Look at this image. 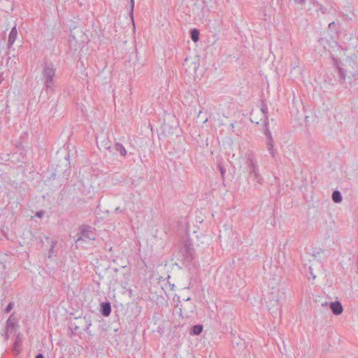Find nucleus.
<instances>
[{"label": "nucleus", "instance_id": "nucleus-1", "mask_svg": "<svg viewBox=\"0 0 358 358\" xmlns=\"http://www.w3.org/2000/svg\"><path fill=\"white\" fill-rule=\"evenodd\" d=\"M263 268L265 278L270 282L271 287L265 297L268 310L276 313L280 310L281 303L285 300V287L280 283L281 271L272 261H264Z\"/></svg>", "mask_w": 358, "mask_h": 358}, {"label": "nucleus", "instance_id": "nucleus-2", "mask_svg": "<svg viewBox=\"0 0 358 358\" xmlns=\"http://www.w3.org/2000/svg\"><path fill=\"white\" fill-rule=\"evenodd\" d=\"M246 164L248 172V182H254L255 187H256L257 185H262L263 178L259 173L257 162L252 158L249 157L246 162Z\"/></svg>", "mask_w": 358, "mask_h": 358}, {"label": "nucleus", "instance_id": "nucleus-3", "mask_svg": "<svg viewBox=\"0 0 358 358\" xmlns=\"http://www.w3.org/2000/svg\"><path fill=\"white\" fill-rule=\"evenodd\" d=\"M56 69L52 63L45 62L42 71V79L47 90H52L53 79Z\"/></svg>", "mask_w": 358, "mask_h": 358}, {"label": "nucleus", "instance_id": "nucleus-4", "mask_svg": "<svg viewBox=\"0 0 358 358\" xmlns=\"http://www.w3.org/2000/svg\"><path fill=\"white\" fill-rule=\"evenodd\" d=\"M178 255L185 262H190L194 257V248L190 244L185 243L180 246Z\"/></svg>", "mask_w": 358, "mask_h": 358}, {"label": "nucleus", "instance_id": "nucleus-5", "mask_svg": "<svg viewBox=\"0 0 358 358\" xmlns=\"http://www.w3.org/2000/svg\"><path fill=\"white\" fill-rule=\"evenodd\" d=\"M78 236V237L76 240V243H77L80 241L87 242L95 239V233L90 227H85Z\"/></svg>", "mask_w": 358, "mask_h": 358}, {"label": "nucleus", "instance_id": "nucleus-6", "mask_svg": "<svg viewBox=\"0 0 358 358\" xmlns=\"http://www.w3.org/2000/svg\"><path fill=\"white\" fill-rule=\"evenodd\" d=\"M194 310V306L191 302L190 298L184 299L182 303L180 304V313L182 317L188 318L191 317V314L193 313Z\"/></svg>", "mask_w": 358, "mask_h": 358}, {"label": "nucleus", "instance_id": "nucleus-7", "mask_svg": "<svg viewBox=\"0 0 358 358\" xmlns=\"http://www.w3.org/2000/svg\"><path fill=\"white\" fill-rule=\"evenodd\" d=\"M329 306L332 313L336 315H339L343 313V308L339 301H333L329 303Z\"/></svg>", "mask_w": 358, "mask_h": 358}, {"label": "nucleus", "instance_id": "nucleus-8", "mask_svg": "<svg viewBox=\"0 0 358 358\" xmlns=\"http://www.w3.org/2000/svg\"><path fill=\"white\" fill-rule=\"evenodd\" d=\"M101 313L105 317L110 315L111 313V306L109 302H102L101 303Z\"/></svg>", "mask_w": 358, "mask_h": 358}, {"label": "nucleus", "instance_id": "nucleus-9", "mask_svg": "<svg viewBox=\"0 0 358 358\" xmlns=\"http://www.w3.org/2000/svg\"><path fill=\"white\" fill-rule=\"evenodd\" d=\"M17 36L16 27H13L10 32L8 39V47L10 48L14 43Z\"/></svg>", "mask_w": 358, "mask_h": 358}, {"label": "nucleus", "instance_id": "nucleus-10", "mask_svg": "<svg viewBox=\"0 0 358 358\" xmlns=\"http://www.w3.org/2000/svg\"><path fill=\"white\" fill-rule=\"evenodd\" d=\"M16 322V318L14 317L13 314H11L6 321V329H8V331L14 329L15 327Z\"/></svg>", "mask_w": 358, "mask_h": 358}, {"label": "nucleus", "instance_id": "nucleus-11", "mask_svg": "<svg viewBox=\"0 0 358 358\" xmlns=\"http://www.w3.org/2000/svg\"><path fill=\"white\" fill-rule=\"evenodd\" d=\"M22 335L20 333H19L15 338V341L14 346H13V349L15 352H16V353L17 355L20 353V349L19 348V345L22 343Z\"/></svg>", "mask_w": 358, "mask_h": 358}, {"label": "nucleus", "instance_id": "nucleus-12", "mask_svg": "<svg viewBox=\"0 0 358 358\" xmlns=\"http://www.w3.org/2000/svg\"><path fill=\"white\" fill-rule=\"evenodd\" d=\"M203 327L202 324H196V325H194L191 329H190V331H189V334L191 335H194V336H198L199 335L202 331H203Z\"/></svg>", "mask_w": 358, "mask_h": 358}, {"label": "nucleus", "instance_id": "nucleus-13", "mask_svg": "<svg viewBox=\"0 0 358 358\" xmlns=\"http://www.w3.org/2000/svg\"><path fill=\"white\" fill-rule=\"evenodd\" d=\"M113 149L115 150V151L116 152H119L120 154L124 157L126 156L127 155V150L126 149L124 148V147L122 145V144L120 143H117L115 144L114 147H113Z\"/></svg>", "mask_w": 358, "mask_h": 358}, {"label": "nucleus", "instance_id": "nucleus-14", "mask_svg": "<svg viewBox=\"0 0 358 358\" xmlns=\"http://www.w3.org/2000/svg\"><path fill=\"white\" fill-rule=\"evenodd\" d=\"M199 29L194 28L190 30V36L194 42H197L199 39Z\"/></svg>", "mask_w": 358, "mask_h": 358}, {"label": "nucleus", "instance_id": "nucleus-15", "mask_svg": "<svg viewBox=\"0 0 358 358\" xmlns=\"http://www.w3.org/2000/svg\"><path fill=\"white\" fill-rule=\"evenodd\" d=\"M342 195L338 190H335L332 193V200L335 203H341L342 201Z\"/></svg>", "mask_w": 358, "mask_h": 358}, {"label": "nucleus", "instance_id": "nucleus-16", "mask_svg": "<svg viewBox=\"0 0 358 358\" xmlns=\"http://www.w3.org/2000/svg\"><path fill=\"white\" fill-rule=\"evenodd\" d=\"M338 71L341 83L345 82L346 71L344 70L342 67L338 66Z\"/></svg>", "mask_w": 358, "mask_h": 358}, {"label": "nucleus", "instance_id": "nucleus-17", "mask_svg": "<svg viewBox=\"0 0 358 358\" xmlns=\"http://www.w3.org/2000/svg\"><path fill=\"white\" fill-rule=\"evenodd\" d=\"M348 80L350 85H356L357 84L356 81L358 80V73H351V76H348Z\"/></svg>", "mask_w": 358, "mask_h": 358}, {"label": "nucleus", "instance_id": "nucleus-18", "mask_svg": "<svg viewBox=\"0 0 358 358\" xmlns=\"http://www.w3.org/2000/svg\"><path fill=\"white\" fill-rule=\"evenodd\" d=\"M267 146H268V150L269 151L271 156L273 157L275 156L274 150H273V139L271 138L269 140H267Z\"/></svg>", "mask_w": 358, "mask_h": 358}, {"label": "nucleus", "instance_id": "nucleus-19", "mask_svg": "<svg viewBox=\"0 0 358 358\" xmlns=\"http://www.w3.org/2000/svg\"><path fill=\"white\" fill-rule=\"evenodd\" d=\"M264 127H265V129L264 130V134L267 136V140L273 138L272 136H271V133L270 130L268 128V120H264Z\"/></svg>", "mask_w": 358, "mask_h": 358}, {"label": "nucleus", "instance_id": "nucleus-20", "mask_svg": "<svg viewBox=\"0 0 358 358\" xmlns=\"http://www.w3.org/2000/svg\"><path fill=\"white\" fill-rule=\"evenodd\" d=\"M83 320V322H85V330L86 331H87V330L90 329V326L92 325V322H91V320H90V316H84V317L81 320Z\"/></svg>", "mask_w": 358, "mask_h": 358}, {"label": "nucleus", "instance_id": "nucleus-21", "mask_svg": "<svg viewBox=\"0 0 358 358\" xmlns=\"http://www.w3.org/2000/svg\"><path fill=\"white\" fill-rule=\"evenodd\" d=\"M261 112H262V115L264 117L265 120H268V117H267L268 108H267V106L264 102H262V104L261 106Z\"/></svg>", "mask_w": 358, "mask_h": 358}, {"label": "nucleus", "instance_id": "nucleus-22", "mask_svg": "<svg viewBox=\"0 0 358 358\" xmlns=\"http://www.w3.org/2000/svg\"><path fill=\"white\" fill-rule=\"evenodd\" d=\"M83 320H80L78 325L75 324V326L73 327V331H75V333L76 334H80V332L79 331V329H80V327H83Z\"/></svg>", "mask_w": 358, "mask_h": 358}, {"label": "nucleus", "instance_id": "nucleus-23", "mask_svg": "<svg viewBox=\"0 0 358 358\" xmlns=\"http://www.w3.org/2000/svg\"><path fill=\"white\" fill-rule=\"evenodd\" d=\"M6 273V265L0 263V277H4Z\"/></svg>", "mask_w": 358, "mask_h": 358}, {"label": "nucleus", "instance_id": "nucleus-24", "mask_svg": "<svg viewBox=\"0 0 358 358\" xmlns=\"http://www.w3.org/2000/svg\"><path fill=\"white\" fill-rule=\"evenodd\" d=\"M250 120L253 123H255L257 124H259V119L257 117H256V115H255V113L254 111H252L251 113H250Z\"/></svg>", "mask_w": 358, "mask_h": 358}, {"label": "nucleus", "instance_id": "nucleus-25", "mask_svg": "<svg viewBox=\"0 0 358 358\" xmlns=\"http://www.w3.org/2000/svg\"><path fill=\"white\" fill-rule=\"evenodd\" d=\"M13 307H14V303L10 302L5 309V313H8L13 308Z\"/></svg>", "mask_w": 358, "mask_h": 358}, {"label": "nucleus", "instance_id": "nucleus-26", "mask_svg": "<svg viewBox=\"0 0 358 358\" xmlns=\"http://www.w3.org/2000/svg\"><path fill=\"white\" fill-rule=\"evenodd\" d=\"M69 335L71 337L73 335L76 334L73 329V327H69Z\"/></svg>", "mask_w": 358, "mask_h": 358}, {"label": "nucleus", "instance_id": "nucleus-27", "mask_svg": "<svg viewBox=\"0 0 358 358\" xmlns=\"http://www.w3.org/2000/svg\"><path fill=\"white\" fill-rule=\"evenodd\" d=\"M134 8V0H130V13L131 14L133 13Z\"/></svg>", "mask_w": 358, "mask_h": 358}, {"label": "nucleus", "instance_id": "nucleus-28", "mask_svg": "<svg viewBox=\"0 0 358 358\" xmlns=\"http://www.w3.org/2000/svg\"><path fill=\"white\" fill-rule=\"evenodd\" d=\"M218 168L220 169V173L222 175V177H224V172H225V169H224L223 166H222L221 165H219L218 166Z\"/></svg>", "mask_w": 358, "mask_h": 358}, {"label": "nucleus", "instance_id": "nucleus-29", "mask_svg": "<svg viewBox=\"0 0 358 358\" xmlns=\"http://www.w3.org/2000/svg\"><path fill=\"white\" fill-rule=\"evenodd\" d=\"M9 332H10V331H8V329H6L5 334H3V336H4V337H5L6 341H8L10 338Z\"/></svg>", "mask_w": 358, "mask_h": 358}, {"label": "nucleus", "instance_id": "nucleus-30", "mask_svg": "<svg viewBox=\"0 0 358 358\" xmlns=\"http://www.w3.org/2000/svg\"><path fill=\"white\" fill-rule=\"evenodd\" d=\"M43 215H44V211H43V210L38 211L36 213V216H37L38 217H42Z\"/></svg>", "mask_w": 358, "mask_h": 358}, {"label": "nucleus", "instance_id": "nucleus-31", "mask_svg": "<svg viewBox=\"0 0 358 358\" xmlns=\"http://www.w3.org/2000/svg\"><path fill=\"white\" fill-rule=\"evenodd\" d=\"M309 269H310V275L312 276V278H313V279H315V278H316V275L313 273V268H312V266H311L309 267Z\"/></svg>", "mask_w": 358, "mask_h": 358}, {"label": "nucleus", "instance_id": "nucleus-32", "mask_svg": "<svg viewBox=\"0 0 358 358\" xmlns=\"http://www.w3.org/2000/svg\"><path fill=\"white\" fill-rule=\"evenodd\" d=\"M294 1L299 4H303L305 3V0H294Z\"/></svg>", "mask_w": 358, "mask_h": 358}, {"label": "nucleus", "instance_id": "nucleus-33", "mask_svg": "<svg viewBox=\"0 0 358 358\" xmlns=\"http://www.w3.org/2000/svg\"><path fill=\"white\" fill-rule=\"evenodd\" d=\"M299 61H298V60H296V61L294 63V64H293V69H295L296 66H299Z\"/></svg>", "mask_w": 358, "mask_h": 358}, {"label": "nucleus", "instance_id": "nucleus-34", "mask_svg": "<svg viewBox=\"0 0 358 358\" xmlns=\"http://www.w3.org/2000/svg\"><path fill=\"white\" fill-rule=\"evenodd\" d=\"M35 358H44V356H43V354L39 353V354H38V355L36 356V357H35Z\"/></svg>", "mask_w": 358, "mask_h": 358}, {"label": "nucleus", "instance_id": "nucleus-35", "mask_svg": "<svg viewBox=\"0 0 358 358\" xmlns=\"http://www.w3.org/2000/svg\"><path fill=\"white\" fill-rule=\"evenodd\" d=\"M4 80V77L2 73L0 74V84Z\"/></svg>", "mask_w": 358, "mask_h": 358}, {"label": "nucleus", "instance_id": "nucleus-36", "mask_svg": "<svg viewBox=\"0 0 358 358\" xmlns=\"http://www.w3.org/2000/svg\"><path fill=\"white\" fill-rule=\"evenodd\" d=\"M334 26H335V23H334V22H331V23H329V27L330 29L333 28V27H334Z\"/></svg>", "mask_w": 358, "mask_h": 358}, {"label": "nucleus", "instance_id": "nucleus-37", "mask_svg": "<svg viewBox=\"0 0 358 358\" xmlns=\"http://www.w3.org/2000/svg\"><path fill=\"white\" fill-rule=\"evenodd\" d=\"M90 187H92V194H94V193L95 192V190H94V188L93 187H89L88 193H89V194H90V193H91Z\"/></svg>", "mask_w": 358, "mask_h": 358}, {"label": "nucleus", "instance_id": "nucleus-38", "mask_svg": "<svg viewBox=\"0 0 358 358\" xmlns=\"http://www.w3.org/2000/svg\"><path fill=\"white\" fill-rule=\"evenodd\" d=\"M115 212H120V213H122L123 210H120L119 207H117V208L115 209Z\"/></svg>", "mask_w": 358, "mask_h": 358}, {"label": "nucleus", "instance_id": "nucleus-39", "mask_svg": "<svg viewBox=\"0 0 358 358\" xmlns=\"http://www.w3.org/2000/svg\"><path fill=\"white\" fill-rule=\"evenodd\" d=\"M327 306H328V303L327 301L322 303V306H323V307H327Z\"/></svg>", "mask_w": 358, "mask_h": 358}, {"label": "nucleus", "instance_id": "nucleus-40", "mask_svg": "<svg viewBox=\"0 0 358 358\" xmlns=\"http://www.w3.org/2000/svg\"><path fill=\"white\" fill-rule=\"evenodd\" d=\"M53 248H54V245H52V248H51V249L50 250V252H52V250H53Z\"/></svg>", "mask_w": 358, "mask_h": 358}, {"label": "nucleus", "instance_id": "nucleus-41", "mask_svg": "<svg viewBox=\"0 0 358 358\" xmlns=\"http://www.w3.org/2000/svg\"><path fill=\"white\" fill-rule=\"evenodd\" d=\"M201 114V111H199V115H198V118L200 117Z\"/></svg>", "mask_w": 358, "mask_h": 358}, {"label": "nucleus", "instance_id": "nucleus-42", "mask_svg": "<svg viewBox=\"0 0 358 358\" xmlns=\"http://www.w3.org/2000/svg\"><path fill=\"white\" fill-rule=\"evenodd\" d=\"M207 122V118H206L205 120H203V122Z\"/></svg>", "mask_w": 358, "mask_h": 358}, {"label": "nucleus", "instance_id": "nucleus-43", "mask_svg": "<svg viewBox=\"0 0 358 358\" xmlns=\"http://www.w3.org/2000/svg\"><path fill=\"white\" fill-rule=\"evenodd\" d=\"M117 270H118V269H117V268H114V271H115V272H117Z\"/></svg>", "mask_w": 358, "mask_h": 358}, {"label": "nucleus", "instance_id": "nucleus-44", "mask_svg": "<svg viewBox=\"0 0 358 358\" xmlns=\"http://www.w3.org/2000/svg\"><path fill=\"white\" fill-rule=\"evenodd\" d=\"M60 358H64V357H60Z\"/></svg>", "mask_w": 358, "mask_h": 358}, {"label": "nucleus", "instance_id": "nucleus-45", "mask_svg": "<svg viewBox=\"0 0 358 358\" xmlns=\"http://www.w3.org/2000/svg\"><path fill=\"white\" fill-rule=\"evenodd\" d=\"M1 111V110H0V112Z\"/></svg>", "mask_w": 358, "mask_h": 358}]
</instances>
